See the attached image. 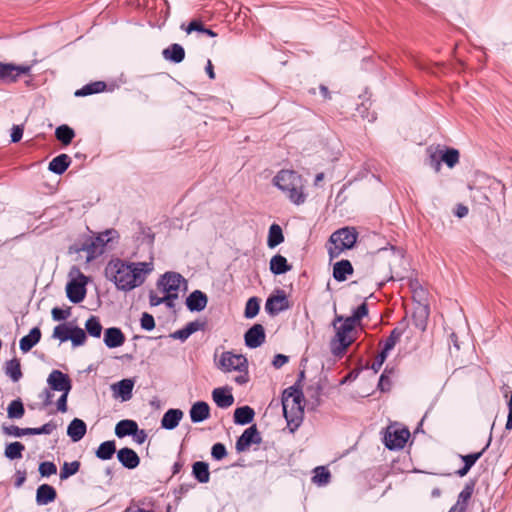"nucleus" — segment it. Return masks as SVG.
Here are the masks:
<instances>
[{"label": "nucleus", "instance_id": "42", "mask_svg": "<svg viewBox=\"0 0 512 512\" xmlns=\"http://www.w3.org/2000/svg\"><path fill=\"white\" fill-rule=\"evenodd\" d=\"M25 414V408L21 399H15L7 407V415L10 419H20Z\"/></svg>", "mask_w": 512, "mask_h": 512}, {"label": "nucleus", "instance_id": "52", "mask_svg": "<svg viewBox=\"0 0 512 512\" xmlns=\"http://www.w3.org/2000/svg\"><path fill=\"white\" fill-rule=\"evenodd\" d=\"M38 471L42 477H49L57 473V466L50 461H44L39 464Z\"/></svg>", "mask_w": 512, "mask_h": 512}, {"label": "nucleus", "instance_id": "47", "mask_svg": "<svg viewBox=\"0 0 512 512\" xmlns=\"http://www.w3.org/2000/svg\"><path fill=\"white\" fill-rule=\"evenodd\" d=\"M178 297V294H168L164 297L157 296L153 291L149 294V303L151 306H158L162 303H166L168 307L173 306V300Z\"/></svg>", "mask_w": 512, "mask_h": 512}, {"label": "nucleus", "instance_id": "20", "mask_svg": "<svg viewBox=\"0 0 512 512\" xmlns=\"http://www.w3.org/2000/svg\"><path fill=\"white\" fill-rule=\"evenodd\" d=\"M491 438L489 439L486 446L479 452L467 454V455H460L461 460L463 461L464 465L462 468L456 471V474L459 477H464L468 474L470 469L474 466V464L482 457L483 453L486 451V449L490 445Z\"/></svg>", "mask_w": 512, "mask_h": 512}, {"label": "nucleus", "instance_id": "37", "mask_svg": "<svg viewBox=\"0 0 512 512\" xmlns=\"http://www.w3.org/2000/svg\"><path fill=\"white\" fill-rule=\"evenodd\" d=\"M106 87H107V85L103 81L91 82V83L83 86L81 89H78L75 92V96L83 97V96H88V95H92L95 93H100V92H103L106 89Z\"/></svg>", "mask_w": 512, "mask_h": 512}, {"label": "nucleus", "instance_id": "3", "mask_svg": "<svg viewBox=\"0 0 512 512\" xmlns=\"http://www.w3.org/2000/svg\"><path fill=\"white\" fill-rule=\"evenodd\" d=\"M304 395L302 388L295 383L293 386L285 389L282 393L283 414L287 422L299 425L304 414Z\"/></svg>", "mask_w": 512, "mask_h": 512}, {"label": "nucleus", "instance_id": "24", "mask_svg": "<svg viewBox=\"0 0 512 512\" xmlns=\"http://www.w3.org/2000/svg\"><path fill=\"white\" fill-rule=\"evenodd\" d=\"M353 272L354 269L351 262L346 259L336 262L333 266V278L338 282L345 281Z\"/></svg>", "mask_w": 512, "mask_h": 512}, {"label": "nucleus", "instance_id": "45", "mask_svg": "<svg viewBox=\"0 0 512 512\" xmlns=\"http://www.w3.org/2000/svg\"><path fill=\"white\" fill-rule=\"evenodd\" d=\"M81 463L79 461L64 462L60 470V479L66 480L76 474L80 469Z\"/></svg>", "mask_w": 512, "mask_h": 512}, {"label": "nucleus", "instance_id": "1", "mask_svg": "<svg viewBox=\"0 0 512 512\" xmlns=\"http://www.w3.org/2000/svg\"><path fill=\"white\" fill-rule=\"evenodd\" d=\"M152 270V262L129 263L116 258L108 262L105 274L119 290L127 292L142 285Z\"/></svg>", "mask_w": 512, "mask_h": 512}, {"label": "nucleus", "instance_id": "5", "mask_svg": "<svg viewBox=\"0 0 512 512\" xmlns=\"http://www.w3.org/2000/svg\"><path fill=\"white\" fill-rule=\"evenodd\" d=\"M357 238L358 232L355 227L346 226L333 232L327 246L329 259L338 258L343 251L353 248Z\"/></svg>", "mask_w": 512, "mask_h": 512}, {"label": "nucleus", "instance_id": "39", "mask_svg": "<svg viewBox=\"0 0 512 512\" xmlns=\"http://www.w3.org/2000/svg\"><path fill=\"white\" fill-rule=\"evenodd\" d=\"M55 137L64 146H67L72 142L73 138L75 137V132L70 126L63 124L56 128Z\"/></svg>", "mask_w": 512, "mask_h": 512}, {"label": "nucleus", "instance_id": "46", "mask_svg": "<svg viewBox=\"0 0 512 512\" xmlns=\"http://www.w3.org/2000/svg\"><path fill=\"white\" fill-rule=\"evenodd\" d=\"M441 160L449 167H454L459 162V151L454 148H447L444 152L440 151Z\"/></svg>", "mask_w": 512, "mask_h": 512}, {"label": "nucleus", "instance_id": "29", "mask_svg": "<svg viewBox=\"0 0 512 512\" xmlns=\"http://www.w3.org/2000/svg\"><path fill=\"white\" fill-rule=\"evenodd\" d=\"M212 397L216 405L220 408H228L234 402V397L229 390L225 388H215Z\"/></svg>", "mask_w": 512, "mask_h": 512}, {"label": "nucleus", "instance_id": "41", "mask_svg": "<svg viewBox=\"0 0 512 512\" xmlns=\"http://www.w3.org/2000/svg\"><path fill=\"white\" fill-rule=\"evenodd\" d=\"M25 450V446L21 442H12L6 445L4 455L10 460L22 458V453Z\"/></svg>", "mask_w": 512, "mask_h": 512}, {"label": "nucleus", "instance_id": "30", "mask_svg": "<svg viewBox=\"0 0 512 512\" xmlns=\"http://www.w3.org/2000/svg\"><path fill=\"white\" fill-rule=\"evenodd\" d=\"M192 475L199 483H208L210 480L209 464L204 461H196L192 465Z\"/></svg>", "mask_w": 512, "mask_h": 512}, {"label": "nucleus", "instance_id": "32", "mask_svg": "<svg viewBox=\"0 0 512 512\" xmlns=\"http://www.w3.org/2000/svg\"><path fill=\"white\" fill-rule=\"evenodd\" d=\"M137 427L138 425L134 420H121L115 426V434L118 438L131 436L137 432Z\"/></svg>", "mask_w": 512, "mask_h": 512}, {"label": "nucleus", "instance_id": "48", "mask_svg": "<svg viewBox=\"0 0 512 512\" xmlns=\"http://www.w3.org/2000/svg\"><path fill=\"white\" fill-rule=\"evenodd\" d=\"M260 310V302L257 297H251L246 302L244 316L248 319L254 318Z\"/></svg>", "mask_w": 512, "mask_h": 512}, {"label": "nucleus", "instance_id": "9", "mask_svg": "<svg viewBox=\"0 0 512 512\" xmlns=\"http://www.w3.org/2000/svg\"><path fill=\"white\" fill-rule=\"evenodd\" d=\"M217 366L223 372H243L248 369V361L242 354H234L231 351H225L221 354Z\"/></svg>", "mask_w": 512, "mask_h": 512}, {"label": "nucleus", "instance_id": "13", "mask_svg": "<svg viewBox=\"0 0 512 512\" xmlns=\"http://www.w3.org/2000/svg\"><path fill=\"white\" fill-rule=\"evenodd\" d=\"M262 441L261 435L256 427L252 425L248 427L242 435L237 439L235 449L237 452H244L248 450L252 444H260Z\"/></svg>", "mask_w": 512, "mask_h": 512}, {"label": "nucleus", "instance_id": "51", "mask_svg": "<svg viewBox=\"0 0 512 512\" xmlns=\"http://www.w3.org/2000/svg\"><path fill=\"white\" fill-rule=\"evenodd\" d=\"M71 340L73 346H81L84 344L86 340V334L84 330L80 327H74L71 329Z\"/></svg>", "mask_w": 512, "mask_h": 512}, {"label": "nucleus", "instance_id": "26", "mask_svg": "<svg viewBox=\"0 0 512 512\" xmlns=\"http://www.w3.org/2000/svg\"><path fill=\"white\" fill-rule=\"evenodd\" d=\"M162 56L165 60L178 64L184 60L185 50L180 44L173 43L162 51Z\"/></svg>", "mask_w": 512, "mask_h": 512}, {"label": "nucleus", "instance_id": "35", "mask_svg": "<svg viewBox=\"0 0 512 512\" xmlns=\"http://www.w3.org/2000/svg\"><path fill=\"white\" fill-rule=\"evenodd\" d=\"M254 410L250 406H242L234 411V422L238 425H246L253 421Z\"/></svg>", "mask_w": 512, "mask_h": 512}, {"label": "nucleus", "instance_id": "44", "mask_svg": "<svg viewBox=\"0 0 512 512\" xmlns=\"http://www.w3.org/2000/svg\"><path fill=\"white\" fill-rule=\"evenodd\" d=\"M331 474L324 466H318L314 469V476L312 477L313 483L324 486L330 482Z\"/></svg>", "mask_w": 512, "mask_h": 512}, {"label": "nucleus", "instance_id": "22", "mask_svg": "<svg viewBox=\"0 0 512 512\" xmlns=\"http://www.w3.org/2000/svg\"><path fill=\"white\" fill-rule=\"evenodd\" d=\"M57 498L55 488L49 484H42L36 491V503L40 506L47 505Z\"/></svg>", "mask_w": 512, "mask_h": 512}, {"label": "nucleus", "instance_id": "14", "mask_svg": "<svg viewBox=\"0 0 512 512\" xmlns=\"http://www.w3.org/2000/svg\"><path fill=\"white\" fill-rule=\"evenodd\" d=\"M182 281H185V279L181 274L177 272H166L158 280L157 285L166 295L177 294Z\"/></svg>", "mask_w": 512, "mask_h": 512}, {"label": "nucleus", "instance_id": "62", "mask_svg": "<svg viewBox=\"0 0 512 512\" xmlns=\"http://www.w3.org/2000/svg\"><path fill=\"white\" fill-rule=\"evenodd\" d=\"M391 388V380L389 376H387L385 373H382V375L379 378L378 382V389L382 392L389 391Z\"/></svg>", "mask_w": 512, "mask_h": 512}, {"label": "nucleus", "instance_id": "17", "mask_svg": "<svg viewBox=\"0 0 512 512\" xmlns=\"http://www.w3.org/2000/svg\"><path fill=\"white\" fill-rule=\"evenodd\" d=\"M117 458L123 467L127 469H135L140 464L138 454L131 448L124 447L118 450Z\"/></svg>", "mask_w": 512, "mask_h": 512}, {"label": "nucleus", "instance_id": "61", "mask_svg": "<svg viewBox=\"0 0 512 512\" xmlns=\"http://www.w3.org/2000/svg\"><path fill=\"white\" fill-rule=\"evenodd\" d=\"M205 326H206V322L205 321H192V322H189L185 328L188 330V332L192 335L193 333L199 331V330H204L205 329Z\"/></svg>", "mask_w": 512, "mask_h": 512}, {"label": "nucleus", "instance_id": "38", "mask_svg": "<svg viewBox=\"0 0 512 512\" xmlns=\"http://www.w3.org/2000/svg\"><path fill=\"white\" fill-rule=\"evenodd\" d=\"M116 452V444L115 441L109 440L102 442L97 448L95 455L97 458L101 460H109L113 457Z\"/></svg>", "mask_w": 512, "mask_h": 512}, {"label": "nucleus", "instance_id": "49", "mask_svg": "<svg viewBox=\"0 0 512 512\" xmlns=\"http://www.w3.org/2000/svg\"><path fill=\"white\" fill-rule=\"evenodd\" d=\"M473 491L474 483H467L463 490L459 493L456 504H460L463 508L467 509V504L473 494Z\"/></svg>", "mask_w": 512, "mask_h": 512}, {"label": "nucleus", "instance_id": "53", "mask_svg": "<svg viewBox=\"0 0 512 512\" xmlns=\"http://www.w3.org/2000/svg\"><path fill=\"white\" fill-rule=\"evenodd\" d=\"M71 329L66 325H58L54 328L53 337L59 339L61 342H65L71 337Z\"/></svg>", "mask_w": 512, "mask_h": 512}, {"label": "nucleus", "instance_id": "7", "mask_svg": "<svg viewBox=\"0 0 512 512\" xmlns=\"http://www.w3.org/2000/svg\"><path fill=\"white\" fill-rule=\"evenodd\" d=\"M69 275L72 279L66 285L67 297L72 303L77 304L82 302L86 296L88 277L76 266L71 268Z\"/></svg>", "mask_w": 512, "mask_h": 512}, {"label": "nucleus", "instance_id": "34", "mask_svg": "<svg viewBox=\"0 0 512 512\" xmlns=\"http://www.w3.org/2000/svg\"><path fill=\"white\" fill-rule=\"evenodd\" d=\"M291 268L292 266L288 264L287 259L280 254L273 256L270 260V271L275 275L284 274L290 271Z\"/></svg>", "mask_w": 512, "mask_h": 512}, {"label": "nucleus", "instance_id": "43", "mask_svg": "<svg viewBox=\"0 0 512 512\" xmlns=\"http://www.w3.org/2000/svg\"><path fill=\"white\" fill-rule=\"evenodd\" d=\"M85 329L90 336L99 338L101 336L103 328L99 318L97 316L92 315L87 319L85 323Z\"/></svg>", "mask_w": 512, "mask_h": 512}, {"label": "nucleus", "instance_id": "33", "mask_svg": "<svg viewBox=\"0 0 512 512\" xmlns=\"http://www.w3.org/2000/svg\"><path fill=\"white\" fill-rule=\"evenodd\" d=\"M428 317L429 308L425 305H418L412 314L414 325L421 331L426 329Z\"/></svg>", "mask_w": 512, "mask_h": 512}, {"label": "nucleus", "instance_id": "16", "mask_svg": "<svg viewBox=\"0 0 512 512\" xmlns=\"http://www.w3.org/2000/svg\"><path fill=\"white\" fill-rule=\"evenodd\" d=\"M133 388L134 380L132 379H122L111 385L113 397L120 398L123 402L129 401L132 398Z\"/></svg>", "mask_w": 512, "mask_h": 512}, {"label": "nucleus", "instance_id": "31", "mask_svg": "<svg viewBox=\"0 0 512 512\" xmlns=\"http://www.w3.org/2000/svg\"><path fill=\"white\" fill-rule=\"evenodd\" d=\"M70 163L71 159L67 154H60L50 161L48 169L57 175H61L68 169Z\"/></svg>", "mask_w": 512, "mask_h": 512}, {"label": "nucleus", "instance_id": "8", "mask_svg": "<svg viewBox=\"0 0 512 512\" xmlns=\"http://www.w3.org/2000/svg\"><path fill=\"white\" fill-rule=\"evenodd\" d=\"M31 65L0 61V84L16 83L22 75H30Z\"/></svg>", "mask_w": 512, "mask_h": 512}, {"label": "nucleus", "instance_id": "25", "mask_svg": "<svg viewBox=\"0 0 512 512\" xmlns=\"http://www.w3.org/2000/svg\"><path fill=\"white\" fill-rule=\"evenodd\" d=\"M86 431V423L79 418H74L67 427V435L73 442L80 441L85 436Z\"/></svg>", "mask_w": 512, "mask_h": 512}, {"label": "nucleus", "instance_id": "58", "mask_svg": "<svg viewBox=\"0 0 512 512\" xmlns=\"http://www.w3.org/2000/svg\"><path fill=\"white\" fill-rule=\"evenodd\" d=\"M53 391L54 390L48 386L39 394V398L42 399L43 408H46L53 403Z\"/></svg>", "mask_w": 512, "mask_h": 512}, {"label": "nucleus", "instance_id": "63", "mask_svg": "<svg viewBox=\"0 0 512 512\" xmlns=\"http://www.w3.org/2000/svg\"><path fill=\"white\" fill-rule=\"evenodd\" d=\"M204 29H205V26H204V24L202 23V21H200V20H192V21L188 24V26H187V28H186V32H187L188 34H190V33H191V32H193V31H197V32H201V33H203V30H204Z\"/></svg>", "mask_w": 512, "mask_h": 512}, {"label": "nucleus", "instance_id": "6", "mask_svg": "<svg viewBox=\"0 0 512 512\" xmlns=\"http://www.w3.org/2000/svg\"><path fill=\"white\" fill-rule=\"evenodd\" d=\"M118 237V232L115 229H108L99 233L95 237L87 238L80 250L87 252V261H91L104 253L105 247L114 239Z\"/></svg>", "mask_w": 512, "mask_h": 512}, {"label": "nucleus", "instance_id": "19", "mask_svg": "<svg viewBox=\"0 0 512 512\" xmlns=\"http://www.w3.org/2000/svg\"><path fill=\"white\" fill-rule=\"evenodd\" d=\"M208 298L207 295L201 290H195L186 298L187 308L194 312H200L207 306Z\"/></svg>", "mask_w": 512, "mask_h": 512}, {"label": "nucleus", "instance_id": "12", "mask_svg": "<svg viewBox=\"0 0 512 512\" xmlns=\"http://www.w3.org/2000/svg\"><path fill=\"white\" fill-rule=\"evenodd\" d=\"M47 385L58 392L70 393L72 389V382L70 377L60 370H52L48 375Z\"/></svg>", "mask_w": 512, "mask_h": 512}, {"label": "nucleus", "instance_id": "55", "mask_svg": "<svg viewBox=\"0 0 512 512\" xmlns=\"http://www.w3.org/2000/svg\"><path fill=\"white\" fill-rule=\"evenodd\" d=\"M227 455V450L224 444L222 443H215L211 448V456L215 460H222Z\"/></svg>", "mask_w": 512, "mask_h": 512}, {"label": "nucleus", "instance_id": "15", "mask_svg": "<svg viewBox=\"0 0 512 512\" xmlns=\"http://www.w3.org/2000/svg\"><path fill=\"white\" fill-rule=\"evenodd\" d=\"M265 330L261 324H254L245 335V345L249 348H257L265 342Z\"/></svg>", "mask_w": 512, "mask_h": 512}, {"label": "nucleus", "instance_id": "23", "mask_svg": "<svg viewBox=\"0 0 512 512\" xmlns=\"http://www.w3.org/2000/svg\"><path fill=\"white\" fill-rule=\"evenodd\" d=\"M210 417V407L204 401L194 403L190 409V418L193 423H200Z\"/></svg>", "mask_w": 512, "mask_h": 512}, {"label": "nucleus", "instance_id": "28", "mask_svg": "<svg viewBox=\"0 0 512 512\" xmlns=\"http://www.w3.org/2000/svg\"><path fill=\"white\" fill-rule=\"evenodd\" d=\"M41 339V331L38 327L30 330L29 334L22 337L19 343L20 350L24 353L30 351Z\"/></svg>", "mask_w": 512, "mask_h": 512}, {"label": "nucleus", "instance_id": "18", "mask_svg": "<svg viewBox=\"0 0 512 512\" xmlns=\"http://www.w3.org/2000/svg\"><path fill=\"white\" fill-rule=\"evenodd\" d=\"M407 328L408 321L406 318H403L399 325L391 331L390 335L384 341L382 350L389 353V351L395 347L396 343L400 340Z\"/></svg>", "mask_w": 512, "mask_h": 512}, {"label": "nucleus", "instance_id": "54", "mask_svg": "<svg viewBox=\"0 0 512 512\" xmlns=\"http://www.w3.org/2000/svg\"><path fill=\"white\" fill-rule=\"evenodd\" d=\"M368 314V307L365 302H363L361 305H359L354 311L351 316L348 318L350 320H353V322L357 325V323L360 322V320Z\"/></svg>", "mask_w": 512, "mask_h": 512}, {"label": "nucleus", "instance_id": "56", "mask_svg": "<svg viewBox=\"0 0 512 512\" xmlns=\"http://www.w3.org/2000/svg\"><path fill=\"white\" fill-rule=\"evenodd\" d=\"M140 325H141V328L146 331L153 330L155 327L154 317L151 314L144 312L140 319Z\"/></svg>", "mask_w": 512, "mask_h": 512}, {"label": "nucleus", "instance_id": "59", "mask_svg": "<svg viewBox=\"0 0 512 512\" xmlns=\"http://www.w3.org/2000/svg\"><path fill=\"white\" fill-rule=\"evenodd\" d=\"M388 356V353H386L385 351L381 350V352L376 356V358L374 359V361L372 362L371 364V369L377 373L380 368L382 367L384 361L386 360Z\"/></svg>", "mask_w": 512, "mask_h": 512}, {"label": "nucleus", "instance_id": "2", "mask_svg": "<svg viewBox=\"0 0 512 512\" xmlns=\"http://www.w3.org/2000/svg\"><path fill=\"white\" fill-rule=\"evenodd\" d=\"M273 184L285 193L293 204L301 205L305 202L306 195L303 191V178L297 172L293 170H281L273 178Z\"/></svg>", "mask_w": 512, "mask_h": 512}, {"label": "nucleus", "instance_id": "4", "mask_svg": "<svg viewBox=\"0 0 512 512\" xmlns=\"http://www.w3.org/2000/svg\"><path fill=\"white\" fill-rule=\"evenodd\" d=\"M336 330L335 337L331 340V352L335 356H341L347 348L354 342L352 335L356 324L349 318L337 315L332 323Z\"/></svg>", "mask_w": 512, "mask_h": 512}, {"label": "nucleus", "instance_id": "27", "mask_svg": "<svg viewBox=\"0 0 512 512\" xmlns=\"http://www.w3.org/2000/svg\"><path fill=\"white\" fill-rule=\"evenodd\" d=\"M183 417V412L180 409L167 410L161 420V427L167 430L176 428Z\"/></svg>", "mask_w": 512, "mask_h": 512}, {"label": "nucleus", "instance_id": "21", "mask_svg": "<svg viewBox=\"0 0 512 512\" xmlns=\"http://www.w3.org/2000/svg\"><path fill=\"white\" fill-rule=\"evenodd\" d=\"M125 342V335L120 328L110 327L104 332V343L108 348H116L123 345Z\"/></svg>", "mask_w": 512, "mask_h": 512}, {"label": "nucleus", "instance_id": "50", "mask_svg": "<svg viewBox=\"0 0 512 512\" xmlns=\"http://www.w3.org/2000/svg\"><path fill=\"white\" fill-rule=\"evenodd\" d=\"M2 431L5 435L22 437L25 435H31V428H20L15 425L3 426Z\"/></svg>", "mask_w": 512, "mask_h": 512}, {"label": "nucleus", "instance_id": "36", "mask_svg": "<svg viewBox=\"0 0 512 512\" xmlns=\"http://www.w3.org/2000/svg\"><path fill=\"white\" fill-rule=\"evenodd\" d=\"M5 374L11 378L12 381L18 382L23 374L21 371L20 360L17 358H13L6 362L4 367Z\"/></svg>", "mask_w": 512, "mask_h": 512}, {"label": "nucleus", "instance_id": "11", "mask_svg": "<svg viewBox=\"0 0 512 512\" xmlns=\"http://www.w3.org/2000/svg\"><path fill=\"white\" fill-rule=\"evenodd\" d=\"M289 308L290 303L288 301V298L284 290L281 289L277 290V295H272L268 297L265 303V310L271 316H275L278 313L285 311Z\"/></svg>", "mask_w": 512, "mask_h": 512}, {"label": "nucleus", "instance_id": "57", "mask_svg": "<svg viewBox=\"0 0 512 512\" xmlns=\"http://www.w3.org/2000/svg\"><path fill=\"white\" fill-rule=\"evenodd\" d=\"M56 429V425L50 421L41 427L31 428V435L51 434Z\"/></svg>", "mask_w": 512, "mask_h": 512}, {"label": "nucleus", "instance_id": "60", "mask_svg": "<svg viewBox=\"0 0 512 512\" xmlns=\"http://www.w3.org/2000/svg\"><path fill=\"white\" fill-rule=\"evenodd\" d=\"M24 132L23 125H13L11 129V142L17 143L22 139Z\"/></svg>", "mask_w": 512, "mask_h": 512}, {"label": "nucleus", "instance_id": "10", "mask_svg": "<svg viewBox=\"0 0 512 512\" xmlns=\"http://www.w3.org/2000/svg\"><path fill=\"white\" fill-rule=\"evenodd\" d=\"M409 437L410 432L406 428L393 431L387 430L384 436V444L389 450H399L405 446Z\"/></svg>", "mask_w": 512, "mask_h": 512}, {"label": "nucleus", "instance_id": "40", "mask_svg": "<svg viewBox=\"0 0 512 512\" xmlns=\"http://www.w3.org/2000/svg\"><path fill=\"white\" fill-rule=\"evenodd\" d=\"M284 241L282 228L278 224H272L269 228L267 245L270 248H275Z\"/></svg>", "mask_w": 512, "mask_h": 512}, {"label": "nucleus", "instance_id": "64", "mask_svg": "<svg viewBox=\"0 0 512 512\" xmlns=\"http://www.w3.org/2000/svg\"><path fill=\"white\" fill-rule=\"evenodd\" d=\"M51 313L55 321L65 320L70 314L69 310H63L58 307L53 308Z\"/></svg>", "mask_w": 512, "mask_h": 512}]
</instances>
